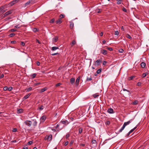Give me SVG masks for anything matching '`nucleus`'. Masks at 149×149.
I'll return each mask as SVG.
<instances>
[{"mask_svg":"<svg viewBox=\"0 0 149 149\" xmlns=\"http://www.w3.org/2000/svg\"><path fill=\"white\" fill-rule=\"evenodd\" d=\"M132 121V120H130L124 123L123 125L121 128L119 130V132H121L124 129L125 127L127 125H129Z\"/></svg>","mask_w":149,"mask_h":149,"instance_id":"nucleus-1","label":"nucleus"},{"mask_svg":"<svg viewBox=\"0 0 149 149\" xmlns=\"http://www.w3.org/2000/svg\"><path fill=\"white\" fill-rule=\"evenodd\" d=\"M30 121L31 127H34L36 126L37 122L36 119L32 120H30Z\"/></svg>","mask_w":149,"mask_h":149,"instance_id":"nucleus-2","label":"nucleus"},{"mask_svg":"<svg viewBox=\"0 0 149 149\" xmlns=\"http://www.w3.org/2000/svg\"><path fill=\"white\" fill-rule=\"evenodd\" d=\"M52 139V135L51 134L49 135V136H47L45 137V139L47 140L48 141H50Z\"/></svg>","mask_w":149,"mask_h":149,"instance_id":"nucleus-3","label":"nucleus"},{"mask_svg":"<svg viewBox=\"0 0 149 149\" xmlns=\"http://www.w3.org/2000/svg\"><path fill=\"white\" fill-rule=\"evenodd\" d=\"M101 61L100 60H97L95 62V66H98L100 65Z\"/></svg>","mask_w":149,"mask_h":149,"instance_id":"nucleus-4","label":"nucleus"},{"mask_svg":"<svg viewBox=\"0 0 149 149\" xmlns=\"http://www.w3.org/2000/svg\"><path fill=\"white\" fill-rule=\"evenodd\" d=\"M12 12V10H10L9 11H8L6 12L4 14V16H3V17H4L8 15L11 14Z\"/></svg>","mask_w":149,"mask_h":149,"instance_id":"nucleus-5","label":"nucleus"},{"mask_svg":"<svg viewBox=\"0 0 149 149\" xmlns=\"http://www.w3.org/2000/svg\"><path fill=\"white\" fill-rule=\"evenodd\" d=\"M46 117L45 116H42L40 118V122H44L46 120Z\"/></svg>","mask_w":149,"mask_h":149,"instance_id":"nucleus-6","label":"nucleus"},{"mask_svg":"<svg viewBox=\"0 0 149 149\" xmlns=\"http://www.w3.org/2000/svg\"><path fill=\"white\" fill-rule=\"evenodd\" d=\"M25 124L29 127H31L30 120H26L24 122Z\"/></svg>","mask_w":149,"mask_h":149,"instance_id":"nucleus-7","label":"nucleus"},{"mask_svg":"<svg viewBox=\"0 0 149 149\" xmlns=\"http://www.w3.org/2000/svg\"><path fill=\"white\" fill-rule=\"evenodd\" d=\"M58 37L57 36H55L52 39V42H56L58 40Z\"/></svg>","mask_w":149,"mask_h":149,"instance_id":"nucleus-8","label":"nucleus"},{"mask_svg":"<svg viewBox=\"0 0 149 149\" xmlns=\"http://www.w3.org/2000/svg\"><path fill=\"white\" fill-rule=\"evenodd\" d=\"M80 79V77L79 76L77 77V79H76V82H75L76 85H77V86L78 85Z\"/></svg>","mask_w":149,"mask_h":149,"instance_id":"nucleus-9","label":"nucleus"},{"mask_svg":"<svg viewBox=\"0 0 149 149\" xmlns=\"http://www.w3.org/2000/svg\"><path fill=\"white\" fill-rule=\"evenodd\" d=\"M107 111L108 112L110 113H112L113 112V109L112 108L109 109Z\"/></svg>","mask_w":149,"mask_h":149,"instance_id":"nucleus-10","label":"nucleus"},{"mask_svg":"<svg viewBox=\"0 0 149 149\" xmlns=\"http://www.w3.org/2000/svg\"><path fill=\"white\" fill-rule=\"evenodd\" d=\"M101 53L104 55H106L107 54V51L106 50L102 49L101 50Z\"/></svg>","mask_w":149,"mask_h":149,"instance_id":"nucleus-11","label":"nucleus"},{"mask_svg":"<svg viewBox=\"0 0 149 149\" xmlns=\"http://www.w3.org/2000/svg\"><path fill=\"white\" fill-rule=\"evenodd\" d=\"M61 123L63 124H65V125L68 123V121L67 120H62L61 121Z\"/></svg>","mask_w":149,"mask_h":149,"instance_id":"nucleus-12","label":"nucleus"},{"mask_svg":"<svg viewBox=\"0 0 149 149\" xmlns=\"http://www.w3.org/2000/svg\"><path fill=\"white\" fill-rule=\"evenodd\" d=\"M74 81L75 79L74 78H72L70 79V82L71 84H73L74 83Z\"/></svg>","mask_w":149,"mask_h":149,"instance_id":"nucleus-13","label":"nucleus"},{"mask_svg":"<svg viewBox=\"0 0 149 149\" xmlns=\"http://www.w3.org/2000/svg\"><path fill=\"white\" fill-rule=\"evenodd\" d=\"M31 95V94L30 93H29V94H28V95H26L24 97H23V99L24 100H25L26 99H27V98H28L30 96V95Z\"/></svg>","mask_w":149,"mask_h":149,"instance_id":"nucleus-14","label":"nucleus"},{"mask_svg":"<svg viewBox=\"0 0 149 149\" xmlns=\"http://www.w3.org/2000/svg\"><path fill=\"white\" fill-rule=\"evenodd\" d=\"M62 22V21L61 18L58 19L56 21V23L57 24H60Z\"/></svg>","mask_w":149,"mask_h":149,"instance_id":"nucleus-15","label":"nucleus"},{"mask_svg":"<svg viewBox=\"0 0 149 149\" xmlns=\"http://www.w3.org/2000/svg\"><path fill=\"white\" fill-rule=\"evenodd\" d=\"M23 111V110L22 109H17V113H22Z\"/></svg>","mask_w":149,"mask_h":149,"instance_id":"nucleus-16","label":"nucleus"},{"mask_svg":"<svg viewBox=\"0 0 149 149\" xmlns=\"http://www.w3.org/2000/svg\"><path fill=\"white\" fill-rule=\"evenodd\" d=\"M59 48L58 47H52V50L53 51H54L56 49H58Z\"/></svg>","mask_w":149,"mask_h":149,"instance_id":"nucleus-17","label":"nucleus"},{"mask_svg":"<svg viewBox=\"0 0 149 149\" xmlns=\"http://www.w3.org/2000/svg\"><path fill=\"white\" fill-rule=\"evenodd\" d=\"M15 2L14 1V0L10 2L9 3V4L10 6H12L15 4Z\"/></svg>","mask_w":149,"mask_h":149,"instance_id":"nucleus-18","label":"nucleus"},{"mask_svg":"<svg viewBox=\"0 0 149 149\" xmlns=\"http://www.w3.org/2000/svg\"><path fill=\"white\" fill-rule=\"evenodd\" d=\"M76 43V42L75 40H73L71 43L70 44L71 47H72L74 45H75Z\"/></svg>","mask_w":149,"mask_h":149,"instance_id":"nucleus-19","label":"nucleus"},{"mask_svg":"<svg viewBox=\"0 0 149 149\" xmlns=\"http://www.w3.org/2000/svg\"><path fill=\"white\" fill-rule=\"evenodd\" d=\"M141 67L142 68H144L145 67L146 63H144V62H142L141 63Z\"/></svg>","mask_w":149,"mask_h":149,"instance_id":"nucleus-20","label":"nucleus"},{"mask_svg":"<svg viewBox=\"0 0 149 149\" xmlns=\"http://www.w3.org/2000/svg\"><path fill=\"white\" fill-rule=\"evenodd\" d=\"M82 130H83L82 128L81 127L79 128V129H78L79 133L80 134H81L82 133Z\"/></svg>","mask_w":149,"mask_h":149,"instance_id":"nucleus-21","label":"nucleus"},{"mask_svg":"<svg viewBox=\"0 0 149 149\" xmlns=\"http://www.w3.org/2000/svg\"><path fill=\"white\" fill-rule=\"evenodd\" d=\"M98 96L99 95L97 93H96L93 95V96L94 98H97Z\"/></svg>","mask_w":149,"mask_h":149,"instance_id":"nucleus-22","label":"nucleus"},{"mask_svg":"<svg viewBox=\"0 0 149 149\" xmlns=\"http://www.w3.org/2000/svg\"><path fill=\"white\" fill-rule=\"evenodd\" d=\"M74 26V24L72 22H70V27L71 29H72Z\"/></svg>","mask_w":149,"mask_h":149,"instance_id":"nucleus-23","label":"nucleus"},{"mask_svg":"<svg viewBox=\"0 0 149 149\" xmlns=\"http://www.w3.org/2000/svg\"><path fill=\"white\" fill-rule=\"evenodd\" d=\"M30 4V2L29 1L25 3V6H28Z\"/></svg>","mask_w":149,"mask_h":149,"instance_id":"nucleus-24","label":"nucleus"},{"mask_svg":"<svg viewBox=\"0 0 149 149\" xmlns=\"http://www.w3.org/2000/svg\"><path fill=\"white\" fill-rule=\"evenodd\" d=\"M126 37L130 39H131L132 38L131 37V36L128 34H126Z\"/></svg>","mask_w":149,"mask_h":149,"instance_id":"nucleus-25","label":"nucleus"},{"mask_svg":"<svg viewBox=\"0 0 149 149\" xmlns=\"http://www.w3.org/2000/svg\"><path fill=\"white\" fill-rule=\"evenodd\" d=\"M47 90V88H42V89L41 90V91H40V92L41 93H42L43 92H44V91H45L46 90Z\"/></svg>","mask_w":149,"mask_h":149,"instance_id":"nucleus-26","label":"nucleus"},{"mask_svg":"<svg viewBox=\"0 0 149 149\" xmlns=\"http://www.w3.org/2000/svg\"><path fill=\"white\" fill-rule=\"evenodd\" d=\"M102 71V69L100 68L97 71V74H99L101 73Z\"/></svg>","mask_w":149,"mask_h":149,"instance_id":"nucleus-27","label":"nucleus"},{"mask_svg":"<svg viewBox=\"0 0 149 149\" xmlns=\"http://www.w3.org/2000/svg\"><path fill=\"white\" fill-rule=\"evenodd\" d=\"M102 10H100V9H98L96 10V11L98 13H100L101 12Z\"/></svg>","mask_w":149,"mask_h":149,"instance_id":"nucleus-28","label":"nucleus"},{"mask_svg":"<svg viewBox=\"0 0 149 149\" xmlns=\"http://www.w3.org/2000/svg\"><path fill=\"white\" fill-rule=\"evenodd\" d=\"M136 127H134V128H133V129H132L130 131V132L131 133H132L135 129H136Z\"/></svg>","mask_w":149,"mask_h":149,"instance_id":"nucleus-29","label":"nucleus"},{"mask_svg":"<svg viewBox=\"0 0 149 149\" xmlns=\"http://www.w3.org/2000/svg\"><path fill=\"white\" fill-rule=\"evenodd\" d=\"M138 101L137 100H135L133 102V104L136 105L138 103Z\"/></svg>","mask_w":149,"mask_h":149,"instance_id":"nucleus-30","label":"nucleus"},{"mask_svg":"<svg viewBox=\"0 0 149 149\" xmlns=\"http://www.w3.org/2000/svg\"><path fill=\"white\" fill-rule=\"evenodd\" d=\"M29 1L30 2V3L32 4L35 3V0H30Z\"/></svg>","mask_w":149,"mask_h":149,"instance_id":"nucleus-31","label":"nucleus"},{"mask_svg":"<svg viewBox=\"0 0 149 149\" xmlns=\"http://www.w3.org/2000/svg\"><path fill=\"white\" fill-rule=\"evenodd\" d=\"M15 28H19L21 27V26H20L19 24H18L15 26Z\"/></svg>","mask_w":149,"mask_h":149,"instance_id":"nucleus-32","label":"nucleus"},{"mask_svg":"<svg viewBox=\"0 0 149 149\" xmlns=\"http://www.w3.org/2000/svg\"><path fill=\"white\" fill-rule=\"evenodd\" d=\"M148 73H147V72H146L145 73H143V77H146V75L148 74Z\"/></svg>","mask_w":149,"mask_h":149,"instance_id":"nucleus-33","label":"nucleus"},{"mask_svg":"<svg viewBox=\"0 0 149 149\" xmlns=\"http://www.w3.org/2000/svg\"><path fill=\"white\" fill-rule=\"evenodd\" d=\"M64 17L65 15L63 14H61L60 15V17L61 18V19Z\"/></svg>","mask_w":149,"mask_h":149,"instance_id":"nucleus-34","label":"nucleus"},{"mask_svg":"<svg viewBox=\"0 0 149 149\" xmlns=\"http://www.w3.org/2000/svg\"><path fill=\"white\" fill-rule=\"evenodd\" d=\"M122 0H117V3L118 4H120L121 3Z\"/></svg>","mask_w":149,"mask_h":149,"instance_id":"nucleus-35","label":"nucleus"},{"mask_svg":"<svg viewBox=\"0 0 149 149\" xmlns=\"http://www.w3.org/2000/svg\"><path fill=\"white\" fill-rule=\"evenodd\" d=\"M15 35V34L14 33H12L10 34L9 35V36L11 37H12Z\"/></svg>","mask_w":149,"mask_h":149,"instance_id":"nucleus-36","label":"nucleus"},{"mask_svg":"<svg viewBox=\"0 0 149 149\" xmlns=\"http://www.w3.org/2000/svg\"><path fill=\"white\" fill-rule=\"evenodd\" d=\"M36 73H34V74H32V78H35L36 77Z\"/></svg>","mask_w":149,"mask_h":149,"instance_id":"nucleus-37","label":"nucleus"},{"mask_svg":"<svg viewBox=\"0 0 149 149\" xmlns=\"http://www.w3.org/2000/svg\"><path fill=\"white\" fill-rule=\"evenodd\" d=\"M32 88L31 87H29L27 89V91L29 92L31 91L32 90Z\"/></svg>","mask_w":149,"mask_h":149,"instance_id":"nucleus-38","label":"nucleus"},{"mask_svg":"<svg viewBox=\"0 0 149 149\" xmlns=\"http://www.w3.org/2000/svg\"><path fill=\"white\" fill-rule=\"evenodd\" d=\"M38 31V29L36 28H34L33 29V31H34V32L37 31Z\"/></svg>","mask_w":149,"mask_h":149,"instance_id":"nucleus-39","label":"nucleus"},{"mask_svg":"<svg viewBox=\"0 0 149 149\" xmlns=\"http://www.w3.org/2000/svg\"><path fill=\"white\" fill-rule=\"evenodd\" d=\"M119 33L118 31H115L114 34L115 35H118Z\"/></svg>","mask_w":149,"mask_h":149,"instance_id":"nucleus-40","label":"nucleus"},{"mask_svg":"<svg viewBox=\"0 0 149 149\" xmlns=\"http://www.w3.org/2000/svg\"><path fill=\"white\" fill-rule=\"evenodd\" d=\"M141 82H138V83H137V85L138 86H141Z\"/></svg>","mask_w":149,"mask_h":149,"instance_id":"nucleus-41","label":"nucleus"},{"mask_svg":"<svg viewBox=\"0 0 149 149\" xmlns=\"http://www.w3.org/2000/svg\"><path fill=\"white\" fill-rule=\"evenodd\" d=\"M134 77V76H131L129 78V80H132Z\"/></svg>","mask_w":149,"mask_h":149,"instance_id":"nucleus-42","label":"nucleus"},{"mask_svg":"<svg viewBox=\"0 0 149 149\" xmlns=\"http://www.w3.org/2000/svg\"><path fill=\"white\" fill-rule=\"evenodd\" d=\"M41 83H36L34 84V86H36L40 85Z\"/></svg>","mask_w":149,"mask_h":149,"instance_id":"nucleus-43","label":"nucleus"},{"mask_svg":"<svg viewBox=\"0 0 149 149\" xmlns=\"http://www.w3.org/2000/svg\"><path fill=\"white\" fill-rule=\"evenodd\" d=\"M10 42L12 44H15L17 42L16 41H12Z\"/></svg>","mask_w":149,"mask_h":149,"instance_id":"nucleus-44","label":"nucleus"},{"mask_svg":"<svg viewBox=\"0 0 149 149\" xmlns=\"http://www.w3.org/2000/svg\"><path fill=\"white\" fill-rule=\"evenodd\" d=\"M119 51L120 53H123V52L124 50L123 49H120L119 50Z\"/></svg>","mask_w":149,"mask_h":149,"instance_id":"nucleus-45","label":"nucleus"},{"mask_svg":"<svg viewBox=\"0 0 149 149\" xmlns=\"http://www.w3.org/2000/svg\"><path fill=\"white\" fill-rule=\"evenodd\" d=\"M8 89V88L7 86H5L3 88V90L4 91H6Z\"/></svg>","mask_w":149,"mask_h":149,"instance_id":"nucleus-46","label":"nucleus"},{"mask_svg":"<svg viewBox=\"0 0 149 149\" xmlns=\"http://www.w3.org/2000/svg\"><path fill=\"white\" fill-rule=\"evenodd\" d=\"M21 45L23 46H24L25 45V43L23 42H21Z\"/></svg>","mask_w":149,"mask_h":149,"instance_id":"nucleus-47","label":"nucleus"},{"mask_svg":"<svg viewBox=\"0 0 149 149\" xmlns=\"http://www.w3.org/2000/svg\"><path fill=\"white\" fill-rule=\"evenodd\" d=\"M13 89V88L12 87H10L8 88V90L9 91H11Z\"/></svg>","mask_w":149,"mask_h":149,"instance_id":"nucleus-48","label":"nucleus"},{"mask_svg":"<svg viewBox=\"0 0 149 149\" xmlns=\"http://www.w3.org/2000/svg\"><path fill=\"white\" fill-rule=\"evenodd\" d=\"M11 32H15L17 31V30L15 29H12L10 30Z\"/></svg>","mask_w":149,"mask_h":149,"instance_id":"nucleus-49","label":"nucleus"},{"mask_svg":"<svg viewBox=\"0 0 149 149\" xmlns=\"http://www.w3.org/2000/svg\"><path fill=\"white\" fill-rule=\"evenodd\" d=\"M70 136V134L68 133L67 134H66V139H68Z\"/></svg>","mask_w":149,"mask_h":149,"instance_id":"nucleus-50","label":"nucleus"},{"mask_svg":"<svg viewBox=\"0 0 149 149\" xmlns=\"http://www.w3.org/2000/svg\"><path fill=\"white\" fill-rule=\"evenodd\" d=\"M4 9V7L3 6L1 7H0V12L1 11Z\"/></svg>","mask_w":149,"mask_h":149,"instance_id":"nucleus-51","label":"nucleus"},{"mask_svg":"<svg viewBox=\"0 0 149 149\" xmlns=\"http://www.w3.org/2000/svg\"><path fill=\"white\" fill-rule=\"evenodd\" d=\"M61 84V83H58L56 84V86H57V87L58 86H60Z\"/></svg>","mask_w":149,"mask_h":149,"instance_id":"nucleus-52","label":"nucleus"},{"mask_svg":"<svg viewBox=\"0 0 149 149\" xmlns=\"http://www.w3.org/2000/svg\"><path fill=\"white\" fill-rule=\"evenodd\" d=\"M17 128H13V132H16L17 131Z\"/></svg>","mask_w":149,"mask_h":149,"instance_id":"nucleus-53","label":"nucleus"},{"mask_svg":"<svg viewBox=\"0 0 149 149\" xmlns=\"http://www.w3.org/2000/svg\"><path fill=\"white\" fill-rule=\"evenodd\" d=\"M32 143V141H29L28 143V145H30Z\"/></svg>","mask_w":149,"mask_h":149,"instance_id":"nucleus-54","label":"nucleus"},{"mask_svg":"<svg viewBox=\"0 0 149 149\" xmlns=\"http://www.w3.org/2000/svg\"><path fill=\"white\" fill-rule=\"evenodd\" d=\"M68 141H66V142L65 143V144H64V146H67V145L68 144Z\"/></svg>","mask_w":149,"mask_h":149,"instance_id":"nucleus-55","label":"nucleus"},{"mask_svg":"<svg viewBox=\"0 0 149 149\" xmlns=\"http://www.w3.org/2000/svg\"><path fill=\"white\" fill-rule=\"evenodd\" d=\"M123 90L124 91H127V92H130V91L127 90L125 88H123Z\"/></svg>","mask_w":149,"mask_h":149,"instance_id":"nucleus-56","label":"nucleus"},{"mask_svg":"<svg viewBox=\"0 0 149 149\" xmlns=\"http://www.w3.org/2000/svg\"><path fill=\"white\" fill-rule=\"evenodd\" d=\"M54 21V19H52L50 21V23H53Z\"/></svg>","mask_w":149,"mask_h":149,"instance_id":"nucleus-57","label":"nucleus"},{"mask_svg":"<svg viewBox=\"0 0 149 149\" xmlns=\"http://www.w3.org/2000/svg\"><path fill=\"white\" fill-rule=\"evenodd\" d=\"M110 124V122L109 121H107L106 122V124L107 125H109Z\"/></svg>","mask_w":149,"mask_h":149,"instance_id":"nucleus-58","label":"nucleus"},{"mask_svg":"<svg viewBox=\"0 0 149 149\" xmlns=\"http://www.w3.org/2000/svg\"><path fill=\"white\" fill-rule=\"evenodd\" d=\"M107 49L110 51H111L112 50V48L111 47H108L107 48Z\"/></svg>","mask_w":149,"mask_h":149,"instance_id":"nucleus-59","label":"nucleus"},{"mask_svg":"<svg viewBox=\"0 0 149 149\" xmlns=\"http://www.w3.org/2000/svg\"><path fill=\"white\" fill-rule=\"evenodd\" d=\"M92 80V79L91 78H87V81H91Z\"/></svg>","mask_w":149,"mask_h":149,"instance_id":"nucleus-60","label":"nucleus"},{"mask_svg":"<svg viewBox=\"0 0 149 149\" xmlns=\"http://www.w3.org/2000/svg\"><path fill=\"white\" fill-rule=\"evenodd\" d=\"M58 54V53H54V54H52V56H55V55Z\"/></svg>","mask_w":149,"mask_h":149,"instance_id":"nucleus-61","label":"nucleus"},{"mask_svg":"<svg viewBox=\"0 0 149 149\" xmlns=\"http://www.w3.org/2000/svg\"><path fill=\"white\" fill-rule=\"evenodd\" d=\"M4 77V75L3 74H2L1 76H0V78L1 79H2V78H3V77Z\"/></svg>","mask_w":149,"mask_h":149,"instance_id":"nucleus-62","label":"nucleus"},{"mask_svg":"<svg viewBox=\"0 0 149 149\" xmlns=\"http://www.w3.org/2000/svg\"><path fill=\"white\" fill-rule=\"evenodd\" d=\"M20 0H14V1L15 2V3H16L19 1Z\"/></svg>","mask_w":149,"mask_h":149,"instance_id":"nucleus-63","label":"nucleus"},{"mask_svg":"<svg viewBox=\"0 0 149 149\" xmlns=\"http://www.w3.org/2000/svg\"><path fill=\"white\" fill-rule=\"evenodd\" d=\"M123 10L125 12H126L127 11L126 9L125 8H123Z\"/></svg>","mask_w":149,"mask_h":149,"instance_id":"nucleus-64","label":"nucleus"}]
</instances>
